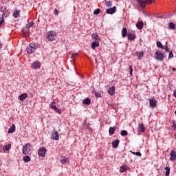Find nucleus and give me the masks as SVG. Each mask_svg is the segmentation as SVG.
<instances>
[{"label": "nucleus", "mask_w": 176, "mask_h": 176, "mask_svg": "<svg viewBox=\"0 0 176 176\" xmlns=\"http://www.w3.org/2000/svg\"><path fill=\"white\" fill-rule=\"evenodd\" d=\"M132 155H135V156H139V157H141L142 156V154L140 152H133V151H131Z\"/></svg>", "instance_id": "40"}, {"label": "nucleus", "mask_w": 176, "mask_h": 176, "mask_svg": "<svg viewBox=\"0 0 176 176\" xmlns=\"http://www.w3.org/2000/svg\"><path fill=\"white\" fill-rule=\"evenodd\" d=\"M129 69L130 75L133 76V66L130 65Z\"/></svg>", "instance_id": "43"}, {"label": "nucleus", "mask_w": 176, "mask_h": 176, "mask_svg": "<svg viewBox=\"0 0 176 176\" xmlns=\"http://www.w3.org/2000/svg\"><path fill=\"white\" fill-rule=\"evenodd\" d=\"M23 160L25 162V163H28V162H31V157H30L28 155H26L23 157Z\"/></svg>", "instance_id": "28"}, {"label": "nucleus", "mask_w": 176, "mask_h": 176, "mask_svg": "<svg viewBox=\"0 0 176 176\" xmlns=\"http://www.w3.org/2000/svg\"><path fill=\"white\" fill-rule=\"evenodd\" d=\"M32 68H33V69H39V68H41V62L38 60L33 62Z\"/></svg>", "instance_id": "9"}, {"label": "nucleus", "mask_w": 176, "mask_h": 176, "mask_svg": "<svg viewBox=\"0 0 176 176\" xmlns=\"http://www.w3.org/2000/svg\"><path fill=\"white\" fill-rule=\"evenodd\" d=\"M122 38H126L127 36V29L126 28H123L122 30Z\"/></svg>", "instance_id": "22"}, {"label": "nucleus", "mask_w": 176, "mask_h": 176, "mask_svg": "<svg viewBox=\"0 0 176 176\" xmlns=\"http://www.w3.org/2000/svg\"><path fill=\"white\" fill-rule=\"evenodd\" d=\"M77 57H78V53L73 54L72 55V60L75 61V58H76Z\"/></svg>", "instance_id": "39"}, {"label": "nucleus", "mask_w": 176, "mask_h": 176, "mask_svg": "<svg viewBox=\"0 0 176 176\" xmlns=\"http://www.w3.org/2000/svg\"><path fill=\"white\" fill-rule=\"evenodd\" d=\"M55 112H56L57 113H59V115H61V110H60V109H58V107H55V109H54Z\"/></svg>", "instance_id": "42"}, {"label": "nucleus", "mask_w": 176, "mask_h": 176, "mask_svg": "<svg viewBox=\"0 0 176 176\" xmlns=\"http://www.w3.org/2000/svg\"><path fill=\"white\" fill-rule=\"evenodd\" d=\"M54 14H55V16L58 15V10H57V8L54 9Z\"/></svg>", "instance_id": "46"}, {"label": "nucleus", "mask_w": 176, "mask_h": 176, "mask_svg": "<svg viewBox=\"0 0 176 176\" xmlns=\"http://www.w3.org/2000/svg\"><path fill=\"white\" fill-rule=\"evenodd\" d=\"M138 4L141 8H145V6H146V1H142V0H138Z\"/></svg>", "instance_id": "20"}, {"label": "nucleus", "mask_w": 176, "mask_h": 176, "mask_svg": "<svg viewBox=\"0 0 176 176\" xmlns=\"http://www.w3.org/2000/svg\"><path fill=\"white\" fill-rule=\"evenodd\" d=\"M173 129H174V130H176V122L175 121L173 122Z\"/></svg>", "instance_id": "49"}, {"label": "nucleus", "mask_w": 176, "mask_h": 176, "mask_svg": "<svg viewBox=\"0 0 176 176\" xmlns=\"http://www.w3.org/2000/svg\"><path fill=\"white\" fill-rule=\"evenodd\" d=\"M173 96H174V97H175L176 98V89L174 91V92H173Z\"/></svg>", "instance_id": "50"}, {"label": "nucleus", "mask_w": 176, "mask_h": 176, "mask_svg": "<svg viewBox=\"0 0 176 176\" xmlns=\"http://www.w3.org/2000/svg\"><path fill=\"white\" fill-rule=\"evenodd\" d=\"M10 13L9 12V10H8L6 8L3 10H0V16H1V19H6Z\"/></svg>", "instance_id": "4"}, {"label": "nucleus", "mask_w": 176, "mask_h": 176, "mask_svg": "<svg viewBox=\"0 0 176 176\" xmlns=\"http://www.w3.org/2000/svg\"><path fill=\"white\" fill-rule=\"evenodd\" d=\"M91 38L95 42H99L100 41V36H98V34L97 33L92 34Z\"/></svg>", "instance_id": "17"}, {"label": "nucleus", "mask_w": 176, "mask_h": 176, "mask_svg": "<svg viewBox=\"0 0 176 176\" xmlns=\"http://www.w3.org/2000/svg\"><path fill=\"white\" fill-rule=\"evenodd\" d=\"M83 129L87 130V129H90V126L87 123H84L82 125Z\"/></svg>", "instance_id": "38"}, {"label": "nucleus", "mask_w": 176, "mask_h": 176, "mask_svg": "<svg viewBox=\"0 0 176 176\" xmlns=\"http://www.w3.org/2000/svg\"><path fill=\"white\" fill-rule=\"evenodd\" d=\"M128 39L129 41H134L135 39V34L133 33H129L128 34Z\"/></svg>", "instance_id": "23"}, {"label": "nucleus", "mask_w": 176, "mask_h": 176, "mask_svg": "<svg viewBox=\"0 0 176 176\" xmlns=\"http://www.w3.org/2000/svg\"><path fill=\"white\" fill-rule=\"evenodd\" d=\"M149 104L151 108H155L157 105V101L155 98L149 99Z\"/></svg>", "instance_id": "10"}, {"label": "nucleus", "mask_w": 176, "mask_h": 176, "mask_svg": "<svg viewBox=\"0 0 176 176\" xmlns=\"http://www.w3.org/2000/svg\"><path fill=\"white\" fill-rule=\"evenodd\" d=\"M20 16V11L19 10H16L13 13V17H14V19H17V17H19Z\"/></svg>", "instance_id": "31"}, {"label": "nucleus", "mask_w": 176, "mask_h": 176, "mask_svg": "<svg viewBox=\"0 0 176 176\" xmlns=\"http://www.w3.org/2000/svg\"><path fill=\"white\" fill-rule=\"evenodd\" d=\"M136 56H137L138 58L140 60V59H141V57H142L144 56V52H136Z\"/></svg>", "instance_id": "32"}, {"label": "nucleus", "mask_w": 176, "mask_h": 176, "mask_svg": "<svg viewBox=\"0 0 176 176\" xmlns=\"http://www.w3.org/2000/svg\"><path fill=\"white\" fill-rule=\"evenodd\" d=\"M138 133H144L145 131V125L143 123H139L138 126Z\"/></svg>", "instance_id": "11"}, {"label": "nucleus", "mask_w": 176, "mask_h": 176, "mask_svg": "<svg viewBox=\"0 0 176 176\" xmlns=\"http://www.w3.org/2000/svg\"><path fill=\"white\" fill-rule=\"evenodd\" d=\"M95 96L98 98L101 97V94H100L98 92H95Z\"/></svg>", "instance_id": "48"}, {"label": "nucleus", "mask_w": 176, "mask_h": 176, "mask_svg": "<svg viewBox=\"0 0 176 176\" xmlns=\"http://www.w3.org/2000/svg\"><path fill=\"white\" fill-rule=\"evenodd\" d=\"M155 59H157V61H163V60H164V55L162 54L160 51L155 52Z\"/></svg>", "instance_id": "5"}, {"label": "nucleus", "mask_w": 176, "mask_h": 176, "mask_svg": "<svg viewBox=\"0 0 176 176\" xmlns=\"http://www.w3.org/2000/svg\"><path fill=\"white\" fill-rule=\"evenodd\" d=\"M51 138L52 140H54L55 141H58V132H57V131H52L51 134Z\"/></svg>", "instance_id": "6"}, {"label": "nucleus", "mask_w": 176, "mask_h": 176, "mask_svg": "<svg viewBox=\"0 0 176 176\" xmlns=\"http://www.w3.org/2000/svg\"><path fill=\"white\" fill-rule=\"evenodd\" d=\"M173 57H174V54H173V51H170L169 53L168 59L170 60V58H173Z\"/></svg>", "instance_id": "45"}, {"label": "nucleus", "mask_w": 176, "mask_h": 176, "mask_svg": "<svg viewBox=\"0 0 176 176\" xmlns=\"http://www.w3.org/2000/svg\"><path fill=\"white\" fill-rule=\"evenodd\" d=\"M168 28L169 30H175V24L173 22H170L168 23Z\"/></svg>", "instance_id": "29"}, {"label": "nucleus", "mask_w": 176, "mask_h": 176, "mask_svg": "<svg viewBox=\"0 0 176 176\" xmlns=\"http://www.w3.org/2000/svg\"><path fill=\"white\" fill-rule=\"evenodd\" d=\"M119 142H120V141L119 140H114L112 142V146H113V148H114V149H116V148H118V146H119Z\"/></svg>", "instance_id": "19"}, {"label": "nucleus", "mask_w": 176, "mask_h": 176, "mask_svg": "<svg viewBox=\"0 0 176 176\" xmlns=\"http://www.w3.org/2000/svg\"><path fill=\"white\" fill-rule=\"evenodd\" d=\"M127 170H129V166H122L120 168V173H125V171H127Z\"/></svg>", "instance_id": "26"}, {"label": "nucleus", "mask_w": 176, "mask_h": 176, "mask_svg": "<svg viewBox=\"0 0 176 176\" xmlns=\"http://www.w3.org/2000/svg\"><path fill=\"white\" fill-rule=\"evenodd\" d=\"M137 1L138 2V0H137Z\"/></svg>", "instance_id": "53"}, {"label": "nucleus", "mask_w": 176, "mask_h": 176, "mask_svg": "<svg viewBox=\"0 0 176 176\" xmlns=\"http://www.w3.org/2000/svg\"><path fill=\"white\" fill-rule=\"evenodd\" d=\"M82 104H85V105H90L91 104V100L90 98H87L82 101Z\"/></svg>", "instance_id": "27"}, {"label": "nucleus", "mask_w": 176, "mask_h": 176, "mask_svg": "<svg viewBox=\"0 0 176 176\" xmlns=\"http://www.w3.org/2000/svg\"><path fill=\"white\" fill-rule=\"evenodd\" d=\"M46 38L50 41H56V39H57V34H56L54 31H49L47 33Z\"/></svg>", "instance_id": "1"}, {"label": "nucleus", "mask_w": 176, "mask_h": 176, "mask_svg": "<svg viewBox=\"0 0 176 176\" xmlns=\"http://www.w3.org/2000/svg\"><path fill=\"white\" fill-rule=\"evenodd\" d=\"M136 27L138 30H142L144 28V21H140L136 23Z\"/></svg>", "instance_id": "16"}, {"label": "nucleus", "mask_w": 176, "mask_h": 176, "mask_svg": "<svg viewBox=\"0 0 176 176\" xmlns=\"http://www.w3.org/2000/svg\"><path fill=\"white\" fill-rule=\"evenodd\" d=\"M170 155V162H174V160H176L175 151H172Z\"/></svg>", "instance_id": "14"}, {"label": "nucleus", "mask_w": 176, "mask_h": 176, "mask_svg": "<svg viewBox=\"0 0 176 176\" xmlns=\"http://www.w3.org/2000/svg\"><path fill=\"white\" fill-rule=\"evenodd\" d=\"M12 148V145L10 144L8 145H5L3 148V151H9Z\"/></svg>", "instance_id": "33"}, {"label": "nucleus", "mask_w": 176, "mask_h": 176, "mask_svg": "<svg viewBox=\"0 0 176 176\" xmlns=\"http://www.w3.org/2000/svg\"><path fill=\"white\" fill-rule=\"evenodd\" d=\"M60 163H61L62 164H67V163H68V159L62 160L60 161Z\"/></svg>", "instance_id": "44"}, {"label": "nucleus", "mask_w": 176, "mask_h": 176, "mask_svg": "<svg viewBox=\"0 0 176 176\" xmlns=\"http://www.w3.org/2000/svg\"><path fill=\"white\" fill-rule=\"evenodd\" d=\"M2 49V44L0 43V50Z\"/></svg>", "instance_id": "52"}, {"label": "nucleus", "mask_w": 176, "mask_h": 176, "mask_svg": "<svg viewBox=\"0 0 176 176\" xmlns=\"http://www.w3.org/2000/svg\"><path fill=\"white\" fill-rule=\"evenodd\" d=\"M15 131H16V125L13 124L12 126L8 129V133L12 134V133H14Z\"/></svg>", "instance_id": "25"}, {"label": "nucleus", "mask_w": 176, "mask_h": 176, "mask_svg": "<svg viewBox=\"0 0 176 176\" xmlns=\"http://www.w3.org/2000/svg\"><path fill=\"white\" fill-rule=\"evenodd\" d=\"M172 70L173 71V72H175L176 71L175 67L172 68Z\"/></svg>", "instance_id": "51"}, {"label": "nucleus", "mask_w": 176, "mask_h": 176, "mask_svg": "<svg viewBox=\"0 0 176 176\" xmlns=\"http://www.w3.org/2000/svg\"><path fill=\"white\" fill-rule=\"evenodd\" d=\"M164 170L166 171L165 175L166 176L170 175V167L166 166V167H165Z\"/></svg>", "instance_id": "34"}, {"label": "nucleus", "mask_w": 176, "mask_h": 176, "mask_svg": "<svg viewBox=\"0 0 176 176\" xmlns=\"http://www.w3.org/2000/svg\"><path fill=\"white\" fill-rule=\"evenodd\" d=\"M98 46H100V43L98 41H94L91 43V47L94 50L96 47H98Z\"/></svg>", "instance_id": "24"}, {"label": "nucleus", "mask_w": 176, "mask_h": 176, "mask_svg": "<svg viewBox=\"0 0 176 176\" xmlns=\"http://www.w3.org/2000/svg\"><path fill=\"white\" fill-rule=\"evenodd\" d=\"M46 155V148L45 147H41L38 150V156L45 157Z\"/></svg>", "instance_id": "8"}, {"label": "nucleus", "mask_w": 176, "mask_h": 176, "mask_svg": "<svg viewBox=\"0 0 176 176\" xmlns=\"http://www.w3.org/2000/svg\"><path fill=\"white\" fill-rule=\"evenodd\" d=\"M106 13L107 14H113L114 13H116V6L106 10Z\"/></svg>", "instance_id": "12"}, {"label": "nucleus", "mask_w": 176, "mask_h": 176, "mask_svg": "<svg viewBox=\"0 0 176 176\" xmlns=\"http://www.w3.org/2000/svg\"><path fill=\"white\" fill-rule=\"evenodd\" d=\"M120 134L122 137H126V135H127V134H129V133L126 130H122V131H121Z\"/></svg>", "instance_id": "36"}, {"label": "nucleus", "mask_w": 176, "mask_h": 176, "mask_svg": "<svg viewBox=\"0 0 176 176\" xmlns=\"http://www.w3.org/2000/svg\"><path fill=\"white\" fill-rule=\"evenodd\" d=\"M115 86H112L111 87L109 88L108 89V93L110 96H113V94H115Z\"/></svg>", "instance_id": "15"}, {"label": "nucleus", "mask_w": 176, "mask_h": 176, "mask_svg": "<svg viewBox=\"0 0 176 176\" xmlns=\"http://www.w3.org/2000/svg\"><path fill=\"white\" fill-rule=\"evenodd\" d=\"M157 47H160V49H164V50H166L168 53L170 52V50H168V47L167 45H163L160 41H157Z\"/></svg>", "instance_id": "7"}, {"label": "nucleus", "mask_w": 176, "mask_h": 176, "mask_svg": "<svg viewBox=\"0 0 176 176\" xmlns=\"http://www.w3.org/2000/svg\"><path fill=\"white\" fill-rule=\"evenodd\" d=\"M100 12H101V10L100 8H97L94 11V14L95 15L100 14Z\"/></svg>", "instance_id": "37"}, {"label": "nucleus", "mask_w": 176, "mask_h": 176, "mask_svg": "<svg viewBox=\"0 0 176 176\" xmlns=\"http://www.w3.org/2000/svg\"><path fill=\"white\" fill-rule=\"evenodd\" d=\"M36 50V45L34 43H30L26 48L28 54H32Z\"/></svg>", "instance_id": "2"}, {"label": "nucleus", "mask_w": 176, "mask_h": 176, "mask_svg": "<svg viewBox=\"0 0 176 176\" xmlns=\"http://www.w3.org/2000/svg\"><path fill=\"white\" fill-rule=\"evenodd\" d=\"M146 2L148 5H151L152 3H155V0H146Z\"/></svg>", "instance_id": "41"}, {"label": "nucleus", "mask_w": 176, "mask_h": 176, "mask_svg": "<svg viewBox=\"0 0 176 176\" xmlns=\"http://www.w3.org/2000/svg\"><path fill=\"white\" fill-rule=\"evenodd\" d=\"M30 152H31V144L28 143L23 146V155H30Z\"/></svg>", "instance_id": "3"}, {"label": "nucleus", "mask_w": 176, "mask_h": 176, "mask_svg": "<svg viewBox=\"0 0 176 176\" xmlns=\"http://www.w3.org/2000/svg\"><path fill=\"white\" fill-rule=\"evenodd\" d=\"M104 5L107 8H111L112 6V1H106Z\"/></svg>", "instance_id": "30"}, {"label": "nucleus", "mask_w": 176, "mask_h": 176, "mask_svg": "<svg viewBox=\"0 0 176 176\" xmlns=\"http://www.w3.org/2000/svg\"><path fill=\"white\" fill-rule=\"evenodd\" d=\"M115 131H116V126H111L109 129V135H113V134H115Z\"/></svg>", "instance_id": "18"}, {"label": "nucleus", "mask_w": 176, "mask_h": 176, "mask_svg": "<svg viewBox=\"0 0 176 176\" xmlns=\"http://www.w3.org/2000/svg\"><path fill=\"white\" fill-rule=\"evenodd\" d=\"M28 98V95L27 94H23L19 96V99L20 100V101H24V100Z\"/></svg>", "instance_id": "21"}, {"label": "nucleus", "mask_w": 176, "mask_h": 176, "mask_svg": "<svg viewBox=\"0 0 176 176\" xmlns=\"http://www.w3.org/2000/svg\"><path fill=\"white\" fill-rule=\"evenodd\" d=\"M5 23V20L3 19V18L0 19V25H2V24H3Z\"/></svg>", "instance_id": "47"}, {"label": "nucleus", "mask_w": 176, "mask_h": 176, "mask_svg": "<svg viewBox=\"0 0 176 176\" xmlns=\"http://www.w3.org/2000/svg\"><path fill=\"white\" fill-rule=\"evenodd\" d=\"M54 104H56V102H52L50 104V108H51V109H55L57 107Z\"/></svg>", "instance_id": "35"}, {"label": "nucleus", "mask_w": 176, "mask_h": 176, "mask_svg": "<svg viewBox=\"0 0 176 176\" xmlns=\"http://www.w3.org/2000/svg\"><path fill=\"white\" fill-rule=\"evenodd\" d=\"M34 27V22H30L26 25V31L27 34H30V28Z\"/></svg>", "instance_id": "13"}]
</instances>
